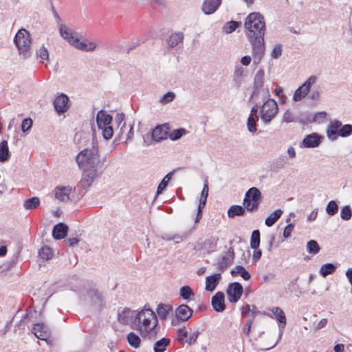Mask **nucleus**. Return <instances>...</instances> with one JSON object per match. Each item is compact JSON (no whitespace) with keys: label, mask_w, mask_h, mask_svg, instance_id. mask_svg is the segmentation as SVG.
<instances>
[{"label":"nucleus","mask_w":352,"mask_h":352,"mask_svg":"<svg viewBox=\"0 0 352 352\" xmlns=\"http://www.w3.org/2000/svg\"><path fill=\"white\" fill-rule=\"evenodd\" d=\"M352 133V125L344 124L341 126L339 129V136L347 137Z\"/></svg>","instance_id":"48"},{"label":"nucleus","mask_w":352,"mask_h":352,"mask_svg":"<svg viewBox=\"0 0 352 352\" xmlns=\"http://www.w3.org/2000/svg\"><path fill=\"white\" fill-rule=\"evenodd\" d=\"M245 34L252 45L254 63L258 64L265 53L264 35L265 24L263 16L258 12L250 13L245 21Z\"/></svg>","instance_id":"1"},{"label":"nucleus","mask_w":352,"mask_h":352,"mask_svg":"<svg viewBox=\"0 0 352 352\" xmlns=\"http://www.w3.org/2000/svg\"><path fill=\"white\" fill-rule=\"evenodd\" d=\"M263 314L270 318H276L280 323L285 326L287 319L284 311L278 307H273L268 309V312L264 311Z\"/></svg>","instance_id":"16"},{"label":"nucleus","mask_w":352,"mask_h":352,"mask_svg":"<svg viewBox=\"0 0 352 352\" xmlns=\"http://www.w3.org/2000/svg\"><path fill=\"white\" fill-rule=\"evenodd\" d=\"M179 295L184 300H188L193 297L195 294L192 289L188 285L183 286L179 289Z\"/></svg>","instance_id":"38"},{"label":"nucleus","mask_w":352,"mask_h":352,"mask_svg":"<svg viewBox=\"0 0 352 352\" xmlns=\"http://www.w3.org/2000/svg\"><path fill=\"white\" fill-rule=\"evenodd\" d=\"M258 120V116H256V117L249 116L248 118L247 126L250 132L254 133L256 131V122Z\"/></svg>","instance_id":"44"},{"label":"nucleus","mask_w":352,"mask_h":352,"mask_svg":"<svg viewBox=\"0 0 352 352\" xmlns=\"http://www.w3.org/2000/svg\"><path fill=\"white\" fill-rule=\"evenodd\" d=\"M208 191H209L208 183L207 180H205V182L204 184V188L202 189L201 196H200L199 204L201 206H205L206 204L207 198L208 196Z\"/></svg>","instance_id":"40"},{"label":"nucleus","mask_w":352,"mask_h":352,"mask_svg":"<svg viewBox=\"0 0 352 352\" xmlns=\"http://www.w3.org/2000/svg\"><path fill=\"white\" fill-rule=\"evenodd\" d=\"M100 129H102V135L104 139L109 140L112 138L113 131L112 126H111L109 124L104 127H100Z\"/></svg>","instance_id":"49"},{"label":"nucleus","mask_w":352,"mask_h":352,"mask_svg":"<svg viewBox=\"0 0 352 352\" xmlns=\"http://www.w3.org/2000/svg\"><path fill=\"white\" fill-rule=\"evenodd\" d=\"M85 300L96 306L101 307L103 305L102 296L96 289H91L87 292Z\"/></svg>","instance_id":"17"},{"label":"nucleus","mask_w":352,"mask_h":352,"mask_svg":"<svg viewBox=\"0 0 352 352\" xmlns=\"http://www.w3.org/2000/svg\"><path fill=\"white\" fill-rule=\"evenodd\" d=\"M221 279V275L219 273L207 276L206 278V290L208 292H213Z\"/></svg>","instance_id":"25"},{"label":"nucleus","mask_w":352,"mask_h":352,"mask_svg":"<svg viewBox=\"0 0 352 352\" xmlns=\"http://www.w3.org/2000/svg\"><path fill=\"white\" fill-rule=\"evenodd\" d=\"M234 259V248L230 247L226 252L225 255L220 256L215 264L217 268L220 272H224L230 265H231Z\"/></svg>","instance_id":"8"},{"label":"nucleus","mask_w":352,"mask_h":352,"mask_svg":"<svg viewBox=\"0 0 352 352\" xmlns=\"http://www.w3.org/2000/svg\"><path fill=\"white\" fill-rule=\"evenodd\" d=\"M230 273L233 276L240 275L245 280H248L251 277L250 273L241 265L236 266Z\"/></svg>","instance_id":"31"},{"label":"nucleus","mask_w":352,"mask_h":352,"mask_svg":"<svg viewBox=\"0 0 352 352\" xmlns=\"http://www.w3.org/2000/svg\"><path fill=\"white\" fill-rule=\"evenodd\" d=\"M338 211V205L336 201L332 200L329 202L326 208L327 213L330 216L335 215Z\"/></svg>","instance_id":"42"},{"label":"nucleus","mask_w":352,"mask_h":352,"mask_svg":"<svg viewBox=\"0 0 352 352\" xmlns=\"http://www.w3.org/2000/svg\"><path fill=\"white\" fill-rule=\"evenodd\" d=\"M188 336V332L185 327L179 328L177 330V340L179 342H183L185 338Z\"/></svg>","instance_id":"51"},{"label":"nucleus","mask_w":352,"mask_h":352,"mask_svg":"<svg viewBox=\"0 0 352 352\" xmlns=\"http://www.w3.org/2000/svg\"><path fill=\"white\" fill-rule=\"evenodd\" d=\"M346 276L351 285V292H352V268H349L346 272Z\"/></svg>","instance_id":"64"},{"label":"nucleus","mask_w":352,"mask_h":352,"mask_svg":"<svg viewBox=\"0 0 352 352\" xmlns=\"http://www.w3.org/2000/svg\"><path fill=\"white\" fill-rule=\"evenodd\" d=\"M199 335V332L198 331L192 333L190 338L186 340V342H187L189 345L195 344L198 338Z\"/></svg>","instance_id":"56"},{"label":"nucleus","mask_w":352,"mask_h":352,"mask_svg":"<svg viewBox=\"0 0 352 352\" xmlns=\"http://www.w3.org/2000/svg\"><path fill=\"white\" fill-rule=\"evenodd\" d=\"M156 311L160 318L166 320L169 314L173 311V307L168 304L160 303L158 305Z\"/></svg>","instance_id":"26"},{"label":"nucleus","mask_w":352,"mask_h":352,"mask_svg":"<svg viewBox=\"0 0 352 352\" xmlns=\"http://www.w3.org/2000/svg\"><path fill=\"white\" fill-rule=\"evenodd\" d=\"M254 251L252 255V261L254 262H257L261 257L262 252L258 248L257 249H254Z\"/></svg>","instance_id":"61"},{"label":"nucleus","mask_w":352,"mask_h":352,"mask_svg":"<svg viewBox=\"0 0 352 352\" xmlns=\"http://www.w3.org/2000/svg\"><path fill=\"white\" fill-rule=\"evenodd\" d=\"M282 54V48H281V46L278 45H276L272 52V56L274 58H278Z\"/></svg>","instance_id":"57"},{"label":"nucleus","mask_w":352,"mask_h":352,"mask_svg":"<svg viewBox=\"0 0 352 352\" xmlns=\"http://www.w3.org/2000/svg\"><path fill=\"white\" fill-rule=\"evenodd\" d=\"M184 39V35L182 32H176L172 34L168 39V44L170 47L177 46L179 43H182Z\"/></svg>","instance_id":"32"},{"label":"nucleus","mask_w":352,"mask_h":352,"mask_svg":"<svg viewBox=\"0 0 352 352\" xmlns=\"http://www.w3.org/2000/svg\"><path fill=\"white\" fill-rule=\"evenodd\" d=\"M175 170H173L168 173L162 180L157 187V195H159L162 192V191L166 188L168 186V182L172 178V176L175 173Z\"/></svg>","instance_id":"36"},{"label":"nucleus","mask_w":352,"mask_h":352,"mask_svg":"<svg viewBox=\"0 0 352 352\" xmlns=\"http://www.w3.org/2000/svg\"><path fill=\"white\" fill-rule=\"evenodd\" d=\"M186 133L185 129H178L168 133V137L171 140H177Z\"/></svg>","instance_id":"43"},{"label":"nucleus","mask_w":352,"mask_h":352,"mask_svg":"<svg viewBox=\"0 0 352 352\" xmlns=\"http://www.w3.org/2000/svg\"><path fill=\"white\" fill-rule=\"evenodd\" d=\"M239 25V23L234 21H231L226 25L224 27L226 33H231L234 31Z\"/></svg>","instance_id":"50"},{"label":"nucleus","mask_w":352,"mask_h":352,"mask_svg":"<svg viewBox=\"0 0 352 352\" xmlns=\"http://www.w3.org/2000/svg\"><path fill=\"white\" fill-rule=\"evenodd\" d=\"M55 198L60 201H67L72 192L70 186H57L54 190Z\"/></svg>","instance_id":"18"},{"label":"nucleus","mask_w":352,"mask_h":352,"mask_svg":"<svg viewBox=\"0 0 352 352\" xmlns=\"http://www.w3.org/2000/svg\"><path fill=\"white\" fill-rule=\"evenodd\" d=\"M67 232V226L63 223H59L53 228L52 236L55 239L60 240L66 236Z\"/></svg>","instance_id":"22"},{"label":"nucleus","mask_w":352,"mask_h":352,"mask_svg":"<svg viewBox=\"0 0 352 352\" xmlns=\"http://www.w3.org/2000/svg\"><path fill=\"white\" fill-rule=\"evenodd\" d=\"M307 249L309 253L316 254L320 252V248L315 240H310L307 244Z\"/></svg>","instance_id":"41"},{"label":"nucleus","mask_w":352,"mask_h":352,"mask_svg":"<svg viewBox=\"0 0 352 352\" xmlns=\"http://www.w3.org/2000/svg\"><path fill=\"white\" fill-rule=\"evenodd\" d=\"M243 292V288L239 283L229 284L226 290L228 300L232 303H236L241 298Z\"/></svg>","instance_id":"9"},{"label":"nucleus","mask_w":352,"mask_h":352,"mask_svg":"<svg viewBox=\"0 0 352 352\" xmlns=\"http://www.w3.org/2000/svg\"><path fill=\"white\" fill-rule=\"evenodd\" d=\"M8 146L6 141L0 143V154H8Z\"/></svg>","instance_id":"60"},{"label":"nucleus","mask_w":352,"mask_h":352,"mask_svg":"<svg viewBox=\"0 0 352 352\" xmlns=\"http://www.w3.org/2000/svg\"><path fill=\"white\" fill-rule=\"evenodd\" d=\"M352 217V210L349 206H345L341 209L340 217L344 221H349Z\"/></svg>","instance_id":"46"},{"label":"nucleus","mask_w":352,"mask_h":352,"mask_svg":"<svg viewBox=\"0 0 352 352\" xmlns=\"http://www.w3.org/2000/svg\"><path fill=\"white\" fill-rule=\"evenodd\" d=\"M60 32L61 36L66 40L68 41V42L74 45L75 42L78 38V36L76 33L74 32L72 29L67 27L65 25H61L60 28Z\"/></svg>","instance_id":"21"},{"label":"nucleus","mask_w":352,"mask_h":352,"mask_svg":"<svg viewBox=\"0 0 352 352\" xmlns=\"http://www.w3.org/2000/svg\"><path fill=\"white\" fill-rule=\"evenodd\" d=\"M37 55L41 58V60H47L48 58H49V53H48V51L47 50L46 47H41L38 52H37Z\"/></svg>","instance_id":"52"},{"label":"nucleus","mask_w":352,"mask_h":352,"mask_svg":"<svg viewBox=\"0 0 352 352\" xmlns=\"http://www.w3.org/2000/svg\"><path fill=\"white\" fill-rule=\"evenodd\" d=\"M112 117L104 111H100L96 116V122L99 128L111 124Z\"/></svg>","instance_id":"27"},{"label":"nucleus","mask_w":352,"mask_h":352,"mask_svg":"<svg viewBox=\"0 0 352 352\" xmlns=\"http://www.w3.org/2000/svg\"><path fill=\"white\" fill-rule=\"evenodd\" d=\"M283 211L280 209H278L272 214H270L265 219V225L268 227L272 226L278 219L281 217Z\"/></svg>","instance_id":"33"},{"label":"nucleus","mask_w":352,"mask_h":352,"mask_svg":"<svg viewBox=\"0 0 352 352\" xmlns=\"http://www.w3.org/2000/svg\"><path fill=\"white\" fill-rule=\"evenodd\" d=\"M174 98L175 94L172 92H168L162 96L160 99V102L162 103H166L173 101Z\"/></svg>","instance_id":"54"},{"label":"nucleus","mask_w":352,"mask_h":352,"mask_svg":"<svg viewBox=\"0 0 352 352\" xmlns=\"http://www.w3.org/2000/svg\"><path fill=\"white\" fill-rule=\"evenodd\" d=\"M327 319L323 318L318 322V323L316 325V329L317 330L320 329L324 327L327 325Z\"/></svg>","instance_id":"62"},{"label":"nucleus","mask_w":352,"mask_h":352,"mask_svg":"<svg viewBox=\"0 0 352 352\" xmlns=\"http://www.w3.org/2000/svg\"><path fill=\"white\" fill-rule=\"evenodd\" d=\"M260 245V232L255 230L252 232L250 239V247L252 249H257Z\"/></svg>","instance_id":"39"},{"label":"nucleus","mask_w":352,"mask_h":352,"mask_svg":"<svg viewBox=\"0 0 352 352\" xmlns=\"http://www.w3.org/2000/svg\"><path fill=\"white\" fill-rule=\"evenodd\" d=\"M170 132L168 124L157 126L152 131V138L155 141H161L166 139Z\"/></svg>","instance_id":"12"},{"label":"nucleus","mask_w":352,"mask_h":352,"mask_svg":"<svg viewBox=\"0 0 352 352\" xmlns=\"http://www.w3.org/2000/svg\"><path fill=\"white\" fill-rule=\"evenodd\" d=\"M278 107L275 100L269 98L261 108V118L265 123H269L278 113Z\"/></svg>","instance_id":"5"},{"label":"nucleus","mask_w":352,"mask_h":352,"mask_svg":"<svg viewBox=\"0 0 352 352\" xmlns=\"http://www.w3.org/2000/svg\"><path fill=\"white\" fill-rule=\"evenodd\" d=\"M74 42L75 43L73 46H74L78 50L85 52L93 51L96 48L97 46V45L95 43L89 41L87 39H83L80 41V39L78 38L76 41Z\"/></svg>","instance_id":"23"},{"label":"nucleus","mask_w":352,"mask_h":352,"mask_svg":"<svg viewBox=\"0 0 352 352\" xmlns=\"http://www.w3.org/2000/svg\"><path fill=\"white\" fill-rule=\"evenodd\" d=\"M294 228V224L293 223H289L285 228L283 231V236L285 238H289L291 236V233L293 231V229Z\"/></svg>","instance_id":"55"},{"label":"nucleus","mask_w":352,"mask_h":352,"mask_svg":"<svg viewBox=\"0 0 352 352\" xmlns=\"http://www.w3.org/2000/svg\"><path fill=\"white\" fill-rule=\"evenodd\" d=\"M336 270V266L332 263H327L322 265L320 270V274L323 276L326 277L329 274H332Z\"/></svg>","instance_id":"37"},{"label":"nucleus","mask_w":352,"mask_h":352,"mask_svg":"<svg viewBox=\"0 0 352 352\" xmlns=\"http://www.w3.org/2000/svg\"><path fill=\"white\" fill-rule=\"evenodd\" d=\"M40 204V199L37 197H33L32 198L26 199L23 202V207L26 210H33L36 208Z\"/></svg>","instance_id":"35"},{"label":"nucleus","mask_w":352,"mask_h":352,"mask_svg":"<svg viewBox=\"0 0 352 352\" xmlns=\"http://www.w3.org/2000/svg\"><path fill=\"white\" fill-rule=\"evenodd\" d=\"M341 126L342 123L338 120L331 122L327 129V137L331 140H336L339 136V129Z\"/></svg>","instance_id":"20"},{"label":"nucleus","mask_w":352,"mask_h":352,"mask_svg":"<svg viewBox=\"0 0 352 352\" xmlns=\"http://www.w3.org/2000/svg\"><path fill=\"white\" fill-rule=\"evenodd\" d=\"M264 81V72L259 70L255 75L254 77V87L256 89L261 88L263 85Z\"/></svg>","instance_id":"45"},{"label":"nucleus","mask_w":352,"mask_h":352,"mask_svg":"<svg viewBox=\"0 0 352 352\" xmlns=\"http://www.w3.org/2000/svg\"><path fill=\"white\" fill-rule=\"evenodd\" d=\"M322 140V137L316 133L307 135L303 141L302 145L307 148H314L318 146Z\"/></svg>","instance_id":"19"},{"label":"nucleus","mask_w":352,"mask_h":352,"mask_svg":"<svg viewBox=\"0 0 352 352\" xmlns=\"http://www.w3.org/2000/svg\"><path fill=\"white\" fill-rule=\"evenodd\" d=\"M32 333L42 340H47L51 335L50 329L43 322L34 324L32 329Z\"/></svg>","instance_id":"10"},{"label":"nucleus","mask_w":352,"mask_h":352,"mask_svg":"<svg viewBox=\"0 0 352 352\" xmlns=\"http://www.w3.org/2000/svg\"><path fill=\"white\" fill-rule=\"evenodd\" d=\"M126 340L129 345L135 349H138L140 346L141 340L140 337L134 332H130L127 334Z\"/></svg>","instance_id":"34"},{"label":"nucleus","mask_w":352,"mask_h":352,"mask_svg":"<svg viewBox=\"0 0 352 352\" xmlns=\"http://www.w3.org/2000/svg\"><path fill=\"white\" fill-rule=\"evenodd\" d=\"M221 0H205L202 4V10L206 14L214 12L221 4Z\"/></svg>","instance_id":"24"},{"label":"nucleus","mask_w":352,"mask_h":352,"mask_svg":"<svg viewBox=\"0 0 352 352\" xmlns=\"http://www.w3.org/2000/svg\"><path fill=\"white\" fill-rule=\"evenodd\" d=\"M211 305L214 311L223 312L226 309L225 296L222 292H218L212 297Z\"/></svg>","instance_id":"13"},{"label":"nucleus","mask_w":352,"mask_h":352,"mask_svg":"<svg viewBox=\"0 0 352 352\" xmlns=\"http://www.w3.org/2000/svg\"><path fill=\"white\" fill-rule=\"evenodd\" d=\"M137 313L129 308H124L121 312L118 313V320L122 324H132L134 326L135 318Z\"/></svg>","instance_id":"11"},{"label":"nucleus","mask_w":352,"mask_h":352,"mask_svg":"<svg viewBox=\"0 0 352 352\" xmlns=\"http://www.w3.org/2000/svg\"><path fill=\"white\" fill-rule=\"evenodd\" d=\"M175 312L179 320L186 322L191 318L193 311L187 305L182 304L177 307Z\"/></svg>","instance_id":"14"},{"label":"nucleus","mask_w":352,"mask_h":352,"mask_svg":"<svg viewBox=\"0 0 352 352\" xmlns=\"http://www.w3.org/2000/svg\"><path fill=\"white\" fill-rule=\"evenodd\" d=\"M283 120L285 122H291L293 121V115L290 111H286L283 116Z\"/></svg>","instance_id":"59"},{"label":"nucleus","mask_w":352,"mask_h":352,"mask_svg":"<svg viewBox=\"0 0 352 352\" xmlns=\"http://www.w3.org/2000/svg\"><path fill=\"white\" fill-rule=\"evenodd\" d=\"M317 78L315 76H310L307 81L300 86L294 92L293 99L295 101H300L307 95L310 91L311 86L316 82Z\"/></svg>","instance_id":"7"},{"label":"nucleus","mask_w":352,"mask_h":352,"mask_svg":"<svg viewBox=\"0 0 352 352\" xmlns=\"http://www.w3.org/2000/svg\"><path fill=\"white\" fill-rule=\"evenodd\" d=\"M170 339L168 338H162L157 340L154 344V352H164L166 347L170 345Z\"/></svg>","instance_id":"30"},{"label":"nucleus","mask_w":352,"mask_h":352,"mask_svg":"<svg viewBox=\"0 0 352 352\" xmlns=\"http://www.w3.org/2000/svg\"><path fill=\"white\" fill-rule=\"evenodd\" d=\"M14 41L20 53H26L31 45L29 32L25 29L19 30L15 35Z\"/></svg>","instance_id":"6"},{"label":"nucleus","mask_w":352,"mask_h":352,"mask_svg":"<svg viewBox=\"0 0 352 352\" xmlns=\"http://www.w3.org/2000/svg\"><path fill=\"white\" fill-rule=\"evenodd\" d=\"M252 322H253V320H248L243 328V332L246 336H249V334H250Z\"/></svg>","instance_id":"58"},{"label":"nucleus","mask_w":352,"mask_h":352,"mask_svg":"<svg viewBox=\"0 0 352 352\" xmlns=\"http://www.w3.org/2000/svg\"><path fill=\"white\" fill-rule=\"evenodd\" d=\"M69 99L65 94H61L54 100V106L58 113H63L68 109Z\"/></svg>","instance_id":"15"},{"label":"nucleus","mask_w":352,"mask_h":352,"mask_svg":"<svg viewBox=\"0 0 352 352\" xmlns=\"http://www.w3.org/2000/svg\"><path fill=\"white\" fill-rule=\"evenodd\" d=\"M245 210L244 206L232 205L228 210V216L232 219L236 216H244L245 214Z\"/></svg>","instance_id":"28"},{"label":"nucleus","mask_w":352,"mask_h":352,"mask_svg":"<svg viewBox=\"0 0 352 352\" xmlns=\"http://www.w3.org/2000/svg\"><path fill=\"white\" fill-rule=\"evenodd\" d=\"M38 254L43 259L49 260L52 258V250L47 246L42 247L40 249Z\"/></svg>","instance_id":"47"},{"label":"nucleus","mask_w":352,"mask_h":352,"mask_svg":"<svg viewBox=\"0 0 352 352\" xmlns=\"http://www.w3.org/2000/svg\"><path fill=\"white\" fill-rule=\"evenodd\" d=\"M296 155H289V157L287 155H281L277 160L276 162H273V164L271 165V169L273 170H275L278 168H283L285 164L289 163V158H293Z\"/></svg>","instance_id":"29"},{"label":"nucleus","mask_w":352,"mask_h":352,"mask_svg":"<svg viewBox=\"0 0 352 352\" xmlns=\"http://www.w3.org/2000/svg\"><path fill=\"white\" fill-rule=\"evenodd\" d=\"M32 125V120L31 118H25L22 121L21 123V129L23 132L29 130Z\"/></svg>","instance_id":"53"},{"label":"nucleus","mask_w":352,"mask_h":352,"mask_svg":"<svg viewBox=\"0 0 352 352\" xmlns=\"http://www.w3.org/2000/svg\"><path fill=\"white\" fill-rule=\"evenodd\" d=\"M251 62V57L250 56H245L242 57L241 63L243 65L248 66Z\"/></svg>","instance_id":"63"},{"label":"nucleus","mask_w":352,"mask_h":352,"mask_svg":"<svg viewBox=\"0 0 352 352\" xmlns=\"http://www.w3.org/2000/svg\"><path fill=\"white\" fill-rule=\"evenodd\" d=\"M132 328L138 331L142 338H155L160 329L155 313L151 309L144 307L137 313Z\"/></svg>","instance_id":"2"},{"label":"nucleus","mask_w":352,"mask_h":352,"mask_svg":"<svg viewBox=\"0 0 352 352\" xmlns=\"http://www.w3.org/2000/svg\"><path fill=\"white\" fill-rule=\"evenodd\" d=\"M76 161L83 171L80 185L82 188H87L99 176L98 170L102 168L103 162L100 155H76Z\"/></svg>","instance_id":"3"},{"label":"nucleus","mask_w":352,"mask_h":352,"mask_svg":"<svg viewBox=\"0 0 352 352\" xmlns=\"http://www.w3.org/2000/svg\"><path fill=\"white\" fill-rule=\"evenodd\" d=\"M262 196L260 190L256 187L250 188L245 193L243 199V206L248 212H256L258 209Z\"/></svg>","instance_id":"4"}]
</instances>
